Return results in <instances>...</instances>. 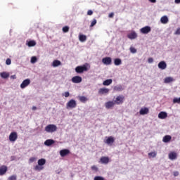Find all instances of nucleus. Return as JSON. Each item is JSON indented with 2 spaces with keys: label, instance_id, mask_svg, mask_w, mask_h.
<instances>
[{
  "label": "nucleus",
  "instance_id": "obj_1",
  "mask_svg": "<svg viewBox=\"0 0 180 180\" xmlns=\"http://www.w3.org/2000/svg\"><path fill=\"white\" fill-rule=\"evenodd\" d=\"M46 165V159L41 158L38 160V165L35 166V171H41L44 169V167L43 165Z\"/></svg>",
  "mask_w": 180,
  "mask_h": 180
},
{
  "label": "nucleus",
  "instance_id": "obj_2",
  "mask_svg": "<svg viewBox=\"0 0 180 180\" xmlns=\"http://www.w3.org/2000/svg\"><path fill=\"white\" fill-rule=\"evenodd\" d=\"M45 131H46V133H54V131H57V125L54 124H48L45 127Z\"/></svg>",
  "mask_w": 180,
  "mask_h": 180
},
{
  "label": "nucleus",
  "instance_id": "obj_3",
  "mask_svg": "<svg viewBox=\"0 0 180 180\" xmlns=\"http://www.w3.org/2000/svg\"><path fill=\"white\" fill-rule=\"evenodd\" d=\"M75 71L77 74H82L84 71H88V63H86L82 66H77L75 68Z\"/></svg>",
  "mask_w": 180,
  "mask_h": 180
},
{
  "label": "nucleus",
  "instance_id": "obj_4",
  "mask_svg": "<svg viewBox=\"0 0 180 180\" xmlns=\"http://www.w3.org/2000/svg\"><path fill=\"white\" fill-rule=\"evenodd\" d=\"M67 109H74L77 108V101L74 99L70 100L66 104Z\"/></svg>",
  "mask_w": 180,
  "mask_h": 180
},
{
  "label": "nucleus",
  "instance_id": "obj_5",
  "mask_svg": "<svg viewBox=\"0 0 180 180\" xmlns=\"http://www.w3.org/2000/svg\"><path fill=\"white\" fill-rule=\"evenodd\" d=\"M123 101H124V96L120 95L116 97L114 103H115V105H122V103H123Z\"/></svg>",
  "mask_w": 180,
  "mask_h": 180
},
{
  "label": "nucleus",
  "instance_id": "obj_6",
  "mask_svg": "<svg viewBox=\"0 0 180 180\" xmlns=\"http://www.w3.org/2000/svg\"><path fill=\"white\" fill-rule=\"evenodd\" d=\"M151 32V27L150 26H145L140 29V32L142 33V34H148Z\"/></svg>",
  "mask_w": 180,
  "mask_h": 180
},
{
  "label": "nucleus",
  "instance_id": "obj_7",
  "mask_svg": "<svg viewBox=\"0 0 180 180\" xmlns=\"http://www.w3.org/2000/svg\"><path fill=\"white\" fill-rule=\"evenodd\" d=\"M30 85V79H25L22 81V82L20 84L21 89H25L27 86H29Z\"/></svg>",
  "mask_w": 180,
  "mask_h": 180
},
{
  "label": "nucleus",
  "instance_id": "obj_8",
  "mask_svg": "<svg viewBox=\"0 0 180 180\" xmlns=\"http://www.w3.org/2000/svg\"><path fill=\"white\" fill-rule=\"evenodd\" d=\"M16 140H18V133L15 131L11 132L9 135V141L14 142L16 141Z\"/></svg>",
  "mask_w": 180,
  "mask_h": 180
},
{
  "label": "nucleus",
  "instance_id": "obj_9",
  "mask_svg": "<svg viewBox=\"0 0 180 180\" xmlns=\"http://www.w3.org/2000/svg\"><path fill=\"white\" fill-rule=\"evenodd\" d=\"M73 84H81L82 82V77L81 76H75L72 78Z\"/></svg>",
  "mask_w": 180,
  "mask_h": 180
},
{
  "label": "nucleus",
  "instance_id": "obj_10",
  "mask_svg": "<svg viewBox=\"0 0 180 180\" xmlns=\"http://www.w3.org/2000/svg\"><path fill=\"white\" fill-rule=\"evenodd\" d=\"M102 63H104L105 65H110L112 64V58L105 57L102 59Z\"/></svg>",
  "mask_w": 180,
  "mask_h": 180
},
{
  "label": "nucleus",
  "instance_id": "obj_11",
  "mask_svg": "<svg viewBox=\"0 0 180 180\" xmlns=\"http://www.w3.org/2000/svg\"><path fill=\"white\" fill-rule=\"evenodd\" d=\"M110 90L108 88H101L98 90V94L99 95H108V94H109V91Z\"/></svg>",
  "mask_w": 180,
  "mask_h": 180
},
{
  "label": "nucleus",
  "instance_id": "obj_12",
  "mask_svg": "<svg viewBox=\"0 0 180 180\" xmlns=\"http://www.w3.org/2000/svg\"><path fill=\"white\" fill-rule=\"evenodd\" d=\"M115 101H108L105 103V109H112L115 106Z\"/></svg>",
  "mask_w": 180,
  "mask_h": 180
},
{
  "label": "nucleus",
  "instance_id": "obj_13",
  "mask_svg": "<svg viewBox=\"0 0 180 180\" xmlns=\"http://www.w3.org/2000/svg\"><path fill=\"white\" fill-rule=\"evenodd\" d=\"M8 171V167L6 165H2L0 167V175H5Z\"/></svg>",
  "mask_w": 180,
  "mask_h": 180
},
{
  "label": "nucleus",
  "instance_id": "obj_14",
  "mask_svg": "<svg viewBox=\"0 0 180 180\" xmlns=\"http://www.w3.org/2000/svg\"><path fill=\"white\" fill-rule=\"evenodd\" d=\"M127 37L128 39H130V40H134V39H137V33L132 31L131 33L127 34Z\"/></svg>",
  "mask_w": 180,
  "mask_h": 180
},
{
  "label": "nucleus",
  "instance_id": "obj_15",
  "mask_svg": "<svg viewBox=\"0 0 180 180\" xmlns=\"http://www.w3.org/2000/svg\"><path fill=\"white\" fill-rule=\"evenodd\" d=\"M158 67L160 70H165L167 68V63L165 61H160L158 64Z\"/></svg>",
  "mask_w": 180,
  "mask_h": 180
},
{
  "label": "nucleus",
  "instance_id": "obj_16",
  "mask_svg": "<svg viewBox=\"0 0 180 180\" xmlns=\"http://www.w3.org/2000/svg\"><path fill=\"white\" fill-rule=\"evenodd\" d=\"M171 82H175V79L172 77H167L164 79L165 84H171Z\"/></svg>",
  "mask_w": 180,
  "mask_h": 180
},
{
  "label": "nucleus",
  "instance_id": "obj_17",
  "mask_svg": "<svg viewBox=\"0 0 180 180\" xmlns=\"http://www.w3.org/2000/svg\"><path fill=\"white\" fill-rule=\"evenodd\" d=\"M113 91H115L116 92H121L122 91H124V87H123L122 84H118L114 86Z\"/></svg>",
  "mask_w": 180,
  "mask_h": 180
},
{
  "label": "nucleus",
  "instance_id": "obj_18",
  "mask_svg": "<svg viewBox=\"0 0 180 180\" xmlns=\"http://www.w3.org/2000/svg\"><path fill=\"white\" fill-rule=\"evenodd\" d=\"M167 117H168V114L167 113V112H164V111H161L159 114H158V118L159 119H167Z\"/></svg>",
  "mask_w": 180,
  "mask_h": 180
},
{
  "label": "nucleus",
  "instance_id": "obj_19",
  "mask_svg": "<svg viewBox=\"0 0 180 180\" xmlns=\"http://www.w3.org/2000/svg\"><path fill=\"white\" fill-rule=\"evenodd\" d=\"M115 143V138L113 136H108L105 141V144L112 145Z\"/></svg>",
  "mask_w": 180,
  "mask_h": 180
},
{
  "label": "nucleus",
  "instance_id": "obj_20",
  "mask_svg": "<svg viewBox=\"0 0 180 180\" xmlns=\"http://www.w3.org/2000/svg\"><path fill=\"white\" fill-rule=\"evenodd\" d=\"M100 162L102 164H104L105 165H107V164H109V158L108 157L101 158Z\"/></svg>",
  "mask_w": 180,
  "mask_h": 180
},
{
  "label": "nucleus",
  "instance_id": "obj_21",
  "mask_svg": "<svg viewBox=\"0 0 180 180\" xmlns=\"http://www.w3.org/2000/svg\"><path fill=\"white\" fill-rule=\"evenodd\" d=\"M70 154V150L68 149H63L60 151V155L61 157H65V155H68Z\"/></svg>",
  "mask_w": 180,
  "mask_h": 180
},
{
  "label": "nucleus",
  "instance_id": "obj_22",
  "mask_svg": "<svg viewBox=\"0 0 180 180\" xmlns=\"http://www.w3.org/2000/svg\"><path fill=\"white\" fill-rule=\"evenodd\" d=\"M176 153L175 152H170L169 153V160H172V161H173L174 160H176Z\"/></svg>",
  "mask_w": 180,
  "mask_h": 180
},
{
  "label": "nucleus",
  "instance_id": "obj_23",
  "mask_svg": "<svg viewBox=\"0 0 180 180\" xmlns=\"http://www.w3.org/2000/svg\"><path fill=\"white\" fill-rule=\"evenodd\" d=\"M55 141L53 139H47L44 141L45 146L47 147H50V146H53L54 144Z\"/></svg>",
  "mask_w": 180,
  "mask_h": 180
},
{
  "label": "nucleus",
  "instance_id": "obj_24",
  "mask_svg": "<svg viewBox=\"0 0 180 180\" xmlns=\"http://www.w3.org/2000/svg\"><path fill=\"white\" fill-rule=\"evenodd\" d=\"M112 82L113 80L112 79H108L103 82V85H104V86H109V85H110Z\"/></svg>",
  "mask_w": 180,
  "mask_h": 180
},
{
  "label": "nucleus",
  "instance_id": "obj_25",
  "mask_svg": "<svg viewBox=\"0 0 180 180\" xmlns=\"http://www.w3.org/2000/svg\"><path fill=\"white\" fill-rule=\"evenodd\" d=\"M160 22L163 25H167L168 23V17L167 15H164L160 18Z\"/></svg>",
  "mask_w": 180,
  "mask_h": 180
},
{
  "label": "nucleus",
  "instance_id": "obj_26",
  "mask_svg": "<svg viewBox=\"0 0 180 180\" xmlns=\"http://www.w3.org/2000/svg\"><path fill=\"white\" fill-rule=\"evenodd\" d=\"M26 44L27 46H28V47H34V46H36V41L34 40L27 41Z\"/></svg>",
  "mask_w": 180,
  "mask_h": 180
},
{
  "label": "nucleus",
  "instance_id": "obj_27",
  "mask_svg": "<svg viewBox=\"0 0 180 180\" xmlns=\"http://www.w3.org/2000/svg\"><path fill=\"white\" fill-rule=\"evenodd\" d=\"M171 139H172L171 136L166 135L163 137L162 141L163 143H169V141H171Z\"/></svg>",
  "mask_w": 180,
  "mask_h": 180
},
{
  "label": "nucleus",
  "instance_id": "obj_28",
  "mask_svg": "<svg viewBox=\"0 0 180 180\" xmlns=\"http://www.w3.org/2000/svg\"><path fill=\"white\" fill-rule=\"evenodd\" d=\"M149 112V110L148 108H141L140 111H139V113L140 115H147Z\"/></svg>",
  "mask_w": 180,
  "mask_h": 180
},
{
  "label": "nucleus",
  "instance_id": "obj_29",
  "mask_svg": "<svg viewBox=\"0 0 180 180\" xmlns=\"http://www.w3.org/2000/svg\"><path fill=\"white\" fill-rule=\"evenodd\" d=\"M59 65H61V61L58 60H55L53 61L52 63V67H59Z\"/></svg>",
  "mask_w": 180,
  "mask_h": 180
},
{
  "label": "nucleus",
  "instance_id": "obj_30",
  "mask_svg": "<svg viewBox=\"0 0 180 180\" xmlns=\"http://www.w3.org/2000/svg\"><path fill=\"white\" fill-rule=\"evenodd\" d=\"M79 41H82V43H84V41H86V35L79 34Z\"/></svg>",
  "mask_w": 180,
  "mask_h": 180
},
{
  "label": "nucleus",
  "instance_id": "obj_31",
  "mask_svg": "<svg viewBox=\"0 0 180 180\" xmlns=\"http://www.w3.org/2000/svg\"><path fill=\"white\" fill-rule=\"evenodd\" d=\"M0 77H1L4 79H6V78H9V74L6 72H3L0 73Z\"/></svg>",
  "mask_w": 180,
  "mask_h": 180
},
{
  "label": "nucleus",
  "instance_id": "obj_32",
  "mask_svg": "<svg viewBox=\"0 0 180 180\" xmlns=\"http://www.w3.org/2000/svg\"><path fill=\"white\" fill-rule=\"evenodd\" d=\"M115 65H121L122 64V59L117 58L114 60Z\"/></svg>",
  "mask_w": 180,
  "mask_h": 180
},
{
  "label": "nucleus",
  "instance_id": "obj_33",
  "mask_svg": "<svg viewBox=\"0 0 180 180\" xmlns=\"http://www.w3.org/2000/svg\"><path fill=\"white\" fill-rule=\"evenodd\" d=\"M79 101H80V102H82L83 103H85V102L88 101V98L84 96H79Z\"/></svg>",
  "mask_w": 180,
  "mask_h": 180
},
{
  "label": "nucleus",
  "instance_id": "obj_34",
  "mask_svg": "<svg viewBox=\"0 0 180 180\" xmlns=\"http://www.w3.org/2000/svg\"><path fill=\"white\" fill-rule=\"evenodd\" d=\"M157 157V152H150L148 153L149 158H155Z\"/></svg>",
  "mask_w": 180,
  "mask_h": 180
},
{
  "label": "nucleus",
  "instance_id": "obj_35",
  "mask_svg": "<svg viewBox=\"0 0 180 180\" xmlns=\"http://www.w3.org/2000/svg\"><path fill=\"white\" fill-rule=\"evenodd\" d=\"M97 20H96V19H93V20L91 21V25H90V27H94V26H95V25H96V23H97Z\"/></svg>",
  "mask_w": 180,
  "mask_h": 180
},
{
  "label": "nucleus",
  "instance_id": "obj_36",
  "mask_svg": "<svg viewBox=\"0 0 180 180\" xmlns=\"http://www.w3.org/2000/svg\"><path fill=\"white\" fill-rule=\"evenodd\" d=\"M129 50L132 54H136V53H137V49H136L134 47H130Z\"/></svg>",
  "mask_w": 180,
  "mask_h": 180
},
{
  "label": "nucleus",
  "instance_id": "obj_37",
  "mask_svg": "<svg viewBox=\"0 0 180 180\" xmlns=\"http://www.w3.org/2000/svg\"><path fill=\"white\" fill-rule=\"evenodd\" d=\"M69 30H70V27L68 26H65L63 27V32L64 33L68 32Z\"/></svg>",
  "mask_w": 180,
  "mask_h": 180
},
{
  "label": "nucleus",
  "instance_id": "obj_38",
  "mask_svg": "<svg viewBox=\"0 0 180 180\" xmlns=\"http://www.w3.org/2000/svg\"><path fill=\"white\" fill-rule=\"evenodd\" d=\"M18 176L16 175H12L8 178V180H17Z\"/></svg>",
  "mask_w": 180,
  "mask_h": 180
},
{
  "label": "nucleus",
  "instance_id": "obj_39",
  "mask_svg": "<svg viewBox=\"0 0 180 180\" xmlns=\"http://www.w3.org/2000/svg\"><path fill=\"white\" fill-rule=\"evenodd\" d=\"M37 61V58L36 56H32L31 58V63L32 64H34Z\"/></svg>",
  "mask_w": 180,
  "mask_h": 180
},
{
  "label": "nucleus",
  "instance_id": "obj_40",
  "mask_svg": "<svg viewBox=\"0 0 180 180\" xmlns=\"http://www.w3.org/2000/svg\"><path fill=\"white\" fill-rule=\"evenodd\" d=\"M173 103H180V97L179 98H174L173 99Z\"/></svg>",
  "mask_w": 180,
  "mask_h": 180
},
{
  "label": "nucleus",
  "instance_id": "obj_41",
  "mask_svg": "<svg viewBox=\"0 0 180 180\" xmlns=\"http://www.w3.org/2000/svg\"><path fill=\"white\" fill-rule=\"evenodd\" d=\"M94 180H105V178L101 176H96L94 177Z\"/></svg>",
  "mask_w": 180,
  "mask_h": 180
},
{
  "label": "nucleus",
  "instance_id": "obj_42",
  "mask_svg": "<svg viewBox=\"0 0 180 180\" xmlns=\"http://www.w3.org/2000/svg\"><path fill=\"white\" fill-rule=\"evenodd\" d=\"M6 65H11V64H12V60H11V58L6 59Z\"/></svg>",
  "mask_w": 180,
  "mask_h": 180
},
{
  "label": "nucleus",
  "instance_id": "obj_43",
  "mask_svg": "<svg viewBox=\"0 0 180 180\" xmlns=\"http://www.w3.org/2000/svg\"><path fill=\"white\" fill-rule=\"evenodd\" d=\"M148 63L149 64H153V63H154V59H153V58H149L148 59Z\"/></svg>",
  "mask_w": 180,
  "mask_h": 180
},
{
  "label": "nucleus",
  "instance_id": "obj_44",
  "mask_svg": "<svg viewBox=\"0 0 180 180\" xmlns=\"http://www.w3.org/2000/svg\"><path fill=\"white\" fill-rule=\"evenodd\" d=\"M87 15H89V16L94 15V11H92V10H89L87 11Z\"/></svg>",
  "mask_w": 180,
  "mask_h": 180
},
{
  "label": "nucleus",
  "instance_id": "obj_45",
  "mask_svg": "<svg viewBox=\"0 0 180 180\" xmlns=\"http://www.w3.org/2000/svg\"><path fill=\"white\" fill-rule=\"evenodd\" d=\"M63 96H65V98H68V96H70V92L66 91L64 93Z\"/></svg>",
  "mask_w": 180,
  "mask_h": 180
},
{
  "label": "nucleus",
  "instance_id": "obj_46",
  "mask_svg": "<svg viewBox=\"0 0 180 180\" xmlns=\"http://www.w3.org/2000/svg\"><path fill=\"white\" fill-rule=\"evenodd\" d=\"M29 161L30 162H34V161H36V158H30Z\"/></svg>",
  "mask_w": 180,
  "mask_h": 180
},
{
  "label": "nucleus",
  "instance_id": "obj_47",
  "mask_svg": "<svg viewBox=\"0 0 180 180\" xmlns=\"http://www.w3.org/2000/svg\"><path fill=\"white\" fill-rule=\"evenodd\" d=\"M91 169H93V171H98V167H96V166H92L91 167Z\"/></svg>",
  "mask_w": 180,
  "mask_h": 180
},
{
  "label": "nucleus",
  "instance_id": "obj_48",
  "mask_svg": "<svg viewBox=\"0 0 180 180\" xmlns=\"http://www.w3.org/2000/svg\"><path fill=\"white\" fill-rule=\"evenodd\" d=\"M174 34H180V28H178V29L176 30Z\"/></svg>",
  "mask_w": 180,
  "mask_h": 180
},
{
  "label": "nucleus",
  "instance_id": "obj_49",
  "mask_svg": "<svg viewBox=\"0 0 180 180\" xmlns=\"http://www.w3.org/2000/svg\"><path fill=\"white\" fill-rule=\"evenodd\" d=\"M15 160H16V156L13 155L11 157V161H15Z\"/></svg>",
  "mask_w": 180,
  "mask_h": 180
},
{
  "label": "nucleus",
  "instance_id": "obj_50",
  "mask_svg": "<svg viewBox=\"0 0 180 180\" xmlns=\"http://www.w3.org/2000/svg\"><path fill=\"white\" fill-rule=\"evenodd\" d=\"M113 16H115V13H111L108 15V18H113Z\"/></svg>",
  "mask_w": 180,
  "mask_h": 180
},
{
  "label": "nucleus",
  "instance_id": "obj_51",
  "mask_svg": "<svg viewBox=\"0 0 180 180\" xmlns=\"http://www.w3.org/2000/svg\"><path fill=\"white\" fill-rule=\"evenodd\" d=\"M11 79H16V75H11Z\"/></svg>",
  "mask_w": 180,
  "mask_h": 180
},
{
  "label": "nucleus",
  "instance_id": "obj_52",
  "mask_svg": "<svg viewBox=\"0 0 180 180\" xmlns=\"http://www.w3.org/2000/svg\"><path fill=\"white\" fill-rule=\"evenodd\" d=\"M174 176H178V175H179V172H174Z\"/></svg>",
  "mask_w": 180,
  "mask_h": 180
},
{
  "label": "nucleus",
  "instance_id": "obj_53",
  "mask_svg": "<svg viewBox=\"0 0 180 180\" xmlns=\"http://www.w3.org/2000/svg\"><path fill=\"white\" fill-rule=\"evenodd\" d=\"M149 2H151V4H155L157 2V0H148Z\"/></svg>",
  "mask_w": 180,
  "mask_h": 180
},
{
  "label": "nucleus",
  "instance_id": "obj_54",
  "mask_svg": "<svg viewBox=\"0 0 180 180\" xmlns=\"http://www.w3.org/2000/svg\"><path fill=\"white\" fill-rule=\"evenodd\" d=\"M174 2H175L176 4H180V0H174Z\"/></svg>",
  "mask_w": 180,
  "mask_h": 180
},
{
  "label": "nucleus",
  "instance_id": "obj_55",
  "mask_svg": "<svg viewBox=\"0 0 180 180\" xmlns=\"http://www.w3.org/2000/svg\"><path fill=\"white\" fill-rule=\"evenodd\" d=\"M37 109V108L36 106L32 107V110H36Z\"/></svg>",
  "mask_w": 180,
  "mask_h": 180
}]
</instances>
